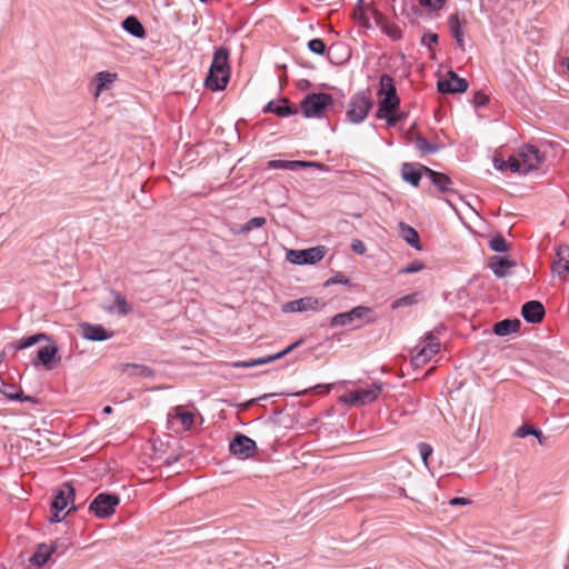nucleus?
I'll return each instance as SVG.
<instances>
[{
	"label": "nucleus",
	"instance_id": "nucleus-53",
	"mask_svg": "<svg viewBox=\"0 0 569 569\" xmlns=\"http://www.w3.org/2000/svg\"><path fill=\"white\" fill-rule=\"evenodd\" d=\"M333 283L346 284V283H348V279L345 276H342V274H338V276L327 280L326 286L333 284Z\"/></svg>",
	"mask_w": 569,
	"mask_h": 569
},
{
	"label": "nucleus",
	"instance_id": "nucleus-46",
	"mask_svg": "<svg viewBox=\"0 0 569 569\" xmlns=\"http://www.w3.org/2000/svg\"><path fill=\"white\" fill-rule=\"evenodd\" d=\"M308 48L317 54H322L326 51V43L321 39H312L308 42Z\"/></svg>",
	"mask_w": 569,
	"mask_h": 569
},
{
	"label": "nucleus",
	"instance_id": "nucleus-55",
	"mask_svg": "<svg viewBox=\"0 0 569 569\" xmlns=\"http://www.w3.org/2000/svg\"><path fill=\"white\" fill-rule=\"evenodd\" d=\"M536 435H532L538 441L540 445H543L545 443V440H546V437L543 436L542 431L538 428H536Z\"/></svg>",
	"mask_w": 569,
	"mask_h": 569
},
{
	"label": "nucleus",
	"instance_id": "nucleus-18",
	"mask_svg": "<svg viewBox=\"0 0 569 569\" xmlns=\"http://www.w3.org/2000/svg\"><path fill=\"white\" fill-rule=\"evenodd\" d=\"M569 272V246L559 244L552 262V273L565 278Z\"/></svg>",
	"mask_w": 569,
	"mask_h": 569
},
{
	"label": "nucleus",
	"instance_id": "nucleus-36",
	"mask_svg": "<svg viewBox=\"0 0 569 569\" xmlns=\"http://www.w3.org/2000/svg\"><path fill=\"white\" fill-rule=\"evenodd\" d=\"M449 30L452 37L457 40L458 44L462 42L461 23L458 14H452L449 20Z\"/></svg>",
	"mask_w": 569,
	"mask_h": 569
},
{
	"label": "nucleus",
	"instance_id": "nucleus-57",
	"mask_svg": "<svg viewBox=\"0 0 569 569\" xmlns=\"http://www.w3.org/2000/svg\"><path fill=\"white\" fill-rule=\"evenodd\" d=\"M451 505H462V497L453 498Z\"/></svg>",
	"mask_w": 569,
	"mask_h": 569
},
{
	"label": "nucleus",
	"instance_id": "nucleus-63",
	"mask_svg": "<svg viewBox=\"0 0 569 569\" xmlns=\"http://www.w3.org/2000/svg\"><path fill=\"white\" fill-rule=\"evenodd\" d=\"M566 67H567V70L569 71V57L567 58Z\"/></svg>",
	"mask_w": 569,
	"mask_h": 569
},
{
	"label": "nucleus",
	"instance_id": "nucleus-25",
	"mask_svg": "<svg viewBox=\"0 0 569 569\" xmlns=\"http://www.w3.org/2000/svg\"><path fill=\"white\" fill-rule=\"evenodd\" d=\"M117 370L127 376H152V370L150 368L138 363H120L117 366Z\"/></svg>",
	"mask_w": 569,
	"mask_h": 569
},
{
	"label": "nucleus",
	"instance_id": "nucleus-29",
	"mask_svg": "<svg viewBox=\"0 0 569 569\" xmlns=\"http://www.w3.org/2000/svg\"><path fill=\"white\" fill-rule=\"evenodd\" d=\"M438 90L442 93L462 92V78H442L438 81Z\"/></svg>",
	"mask_w": 569,
	"mask_h": 569
},
{
	"label": "nucleus",
	"instance_id": "nucleus-11",
	"mask_svg": "<svg viewBox=\"0 0 569 569\" xmlns=\"http://www.w3.org/2000/svg\"><path fill=\"white\" fill-rule=\"evenodd\" d=\"M326 254V249L322 246L313 247L305 250H290L287 258L295 264L316 263L320 261Z\"/></svg>",
	"mask_w": 569,
	"mask_h": 569
},
{
	"label": "nucleus",
	"instance_id": "nucleus-14",
	"mask_svg": "<svg viewBox=\"0 0 569 569\" xmlns=\"http://www.w3.org/2000/svg\"><path fill=\"white\" fill-rule=\"evenodd\" d=\"M301 343H302V340H298L295 343L290 345L289 347H287L286 349H283L282 351H280L276 355H271V356L258 358V359H252L249 361H236V362L231 363V367H233V368H252V367H257V366H261V365H267L274 360L283 358L284 356H287L288 353L293 351L296 348H298Z\"/></svg>",
	"mask_w": 569,
	"mask_h": 569
},
{
	"label": "nucleus",
	"instance_id": "nucleus-8",
	"mask_svg": "<svg viewBox=\"0 0 569 569\" xmlns=\"http://www.w3.org/2000/svg\"><path fill=\"white\" fill-rule=\"evenodd\" d=\"M518 156L522 166V174H527L540 167L545 160V154L532 144H523L518 150Z\"/></svg>",
	"mask_w": 569,
	"mask_h": 569
},
{
	"label": "nucleus",
	"instance_id": "nucleus-50",
	"mask_svg": "<svg viewBox=\"0 0 569 569\" xmlns=\"http://www.w3.org/2000/svg\"><path fill=\"white\" fill-rule=\"evenodd\" d=\"M371 8H367L366 10L365 9H361V8H357L355 10V16L359 18L360 22L363 24V26H367L368 24V21H369V18L367 17V13H370L372 14V12L370 11Z\"/></svg>",
	"mask_w": 569,
	"mask_h": 569
},
{
	"label": "nucleus",
	"instance_id": "nucleus-9",
	"mask_svg": "<svg viewBox=\"0 0 569 569\" xmlns=\"http://www.w3.org/2000/svg\"><path fill=\"white\" fill-rule=\"evenodd\" d=\"M465 561L488 566L492 565L493 557L489 550H481L475 537L468 536V541H465Z\"/></svg>",
	"mask_w": 569,
	"mask_h": 569
},
{
	"label": "nucleus",
	"instance_id": "nucleus-20",
	"mask_svg": "<svg viewBox=\"0 0 569 569\" xmlns=\"http://www.w3.org/2000/svg\"><path fill=\"white\" fill-rule=\"evenodd\" d=\"M372 12V17L375 18L377 24L382 29V31L392 40H399L402 37L401 28L395 23L388 21L380 12L376 9H370Z\"/></svg>",
	"mask_w": 569,
	"mask_h": 569
},
{
	"label": "nucleus",
	"instance_id": "nucleus-23",
	"mask_svg": "<svg viewBox=\"0 0 569 569\" xmlns=\"http://www.w3.org/2000/svg\"><path fill=\"white\" fill-rule=\"evenodd\" d=\"M56 551V546H49L46 543H41L37 547V550L30 558V562L33 566L41 567L48 562L51 555Z\"/></svg>",
	"mask_w": 569,
	"mask_h": 569
},
{
	"label": "nucleus",
	"instance_id": "nucleus-54",
	"mask_svg": "<svg viewBox=\"0 0 569 569\" xmlns=\"http://www.w3.org/2000/svg\"><path fill=\"white\" fill-rule=\"evenodd\" d=\"M493 167H495V169H497L499 171H506L507 170V160L495 157L493 158Z\"/></svg>",
	"mask_w": 569,
	"mask_h": 569
},
{
	"label": "nucleus",
	"instance_id": "nucleus-38",
	"mask_svg": "<svg viewBox=\"0 0 569 569\" xmlns=\"http://www.w3.org/2000/svg\"><path fill=\"white\" fill-rule=\"evenodd\" d=\"M489 102V97L483 93L482 91H475L473 96L470 100V103L475 108V110H478L482 107H486Z\"/></svg>",
	"mask_w": 569,
	"mask_h": 569
},
{
	"label": "nucleus",
	"instance_id": "nucleus-2",
	"mask_svg": "<svg viewBox=\"0 0 569 569\" xmlns=\"http://www.w3.org/2000/svg\"><path fill=\"white\" fill-rule=\"evenodd\" d=\"M229 50L221 47L216 49L213 59L206 78V86L211 90H223L230 78Z\"/></svg>",
	"mask_w": 569,
	"mask_h": 569
},
{
	"label": "nucleus",
	"instance_id": "nucleus-42",
	"mask_svg": "<svg viewBox=\"0 0 569 569\" xmlns=\"http://www.w3.org/2000/svg\"><path fill=\"white\" fill-rule=\"evenodd\" d=\"M417 148L423 153H432L437 151V146L429 143L425 138L419 137L416 140Z\"/></svg>",
	"mask_w": 569,
	"mask_h": 569
},
{
	"label": "nucleus",
	"instance_id": "nucleus-33",
	"mask_svg": "<svg viewBox=\"0 0 569 569\" xmlns=\"http://www.w3.org/2000/svg\"><path fill=\"white\" fill-rule=\"evenodd\" d=\"M57 353L58 347L56 345L41 347L38 350V360L46 367L50 368V363L54 360Z\"/></svg>",
	"mask_w": 569,
	"mask_h": 569
},
{
	"label": "nucleus",
	"instance_id": "nucleus-35",
	"mask_svg": "<svg viewBox=\"0 0 569 569\" xmlns=\"http://www.w3.org/2000/svg\"><path fill=\"white\" fill-rule=\"evenodd\" d=\"M489 248L495 252L503 253L510 250V243L501 233H497L490 239Z\"/></svg>",
	"mask_w": 569,
	"mask_h": 569
},
{
	"label": "nucleus",
	"instance_id": "nucleus-26",
	"mask_svg": "<svg viewBox=\"0 0 569 569\" xmlns=\"http://www.w3.org/2000/svg\"><path fill=\"white\" fill-rule=\"evenodd\" d=\"M426 166L415 167L412 164L406 163L402 167V177L406 181L410 182L412 186L418 187L420 179L425 176L423 169Z\"/></svg>",
	"mask_w": 569,
	"mask_h": 569
},
{
	"label": "nucleus",
	"instance_id": "nucleus-34",
	"mask_svg": "<svg viewBox=\"0 0 569 569\" xmlns=\"http://www.w3.org/2000/svg\"><path fill=\"white\" fill-rule=\"evenodd\" d=\"M310 162L306 161H287V160H271L268 167L271 169L297 170L298 168L308 167Z\"/></svg>",
	"mask_w": 569,
	"mask_h": 569
},
{
	"label": "nucleus",
	"instance_id": "nucleus-37",
	"mask_svg": "<svg viewBox=\"0 0 569 569\" xmlns=\"http://www.w3.org/2000/svg\"><path fill=\"white\" fill-rule=\"evenodd\" d=\"M0 392L11 400L30 401V397H23L21 392L16 391L14 386L2 383Z\"/></svg>",
	"mask_w": 569,
	"mask_h": 569
},
{
	"label": "nucleus",
	"instance_id": "nucleus-15",
	"mask_svg": "<svg viewBox=\"0 0 569 569\" xmlns=\"http://www.w3.org/2000/svg\"><path fill=\"white\" fill-rule=\"evenodd\" d=\"M546 315L545 306L538 300H530L522 305L521 316L528 323H539Z\"/></svg>",
	"mask_w": 569,
	"mask_h": 569
},
{
	"label": "nucleus",
	"instance_id": "nucleus-30",
	"mask_svg": "<svg viewBox=\"0 0 569 569\" xmlns=\"http://www.w3.org/2000/svg\"><path fill=\"white\" fill-rule=\"evenodd\" d=\"M122 27L126 31L137 38H143L146 36V30L142 23L133 16L126 18L122 22Z\"/></svg>",
	"mask_w": 569,
	"mask_h": 569
},
{
	"label": "nucleus",
	"instance_id": "nucleus-5",
	"mask_svg": "<svg viewBox=\"0 0 569 569\" xmlns=\"http://www.w3.org/2000/svg\"><path fill=\"white\" fill-rule=\"evenodd\" d=\"M332 103L333 99L328 93H311L301 101L300 107L305 117L321 118Z\"/></svg>",
	"mask_w": 569,
	"mask_h": 569
},
{
	"label": "nucleus",
	"instance_id": "nucleus-47",
	"mask_svg": "<svg viewBox=\"0 0 569 569\" xmlns=\"http://www.w3.org/2000/svg\"><path fill=\"white\" fill-rule=\"evenodd\" d=\"M497 2L498 0H481V8L492 13L499 12L500 7Z\"/></svg>",
	"mask_w": 569,
	"mask_h": 569
},
{
	"label": "nucleus",
	"instance_id": "nucleus-41",
	"mask_svg": "<svg viewBox=\"0 0 569 569\" xmlns=\"http://www.w3.org/2000/svg\"><path fill=\"white\" fill-rule=\"evenodd\" d=\"M522 166L518 153L516 156H510L507 160V170H510L513 173H522Z\"/></svg>",
	"mask_w": 569,
	"mask_h": 569
},
{
	"label": "nucleus",
	"instance_id": "nucleus-27",
	"mask_svg": "<svg viewBox=\"0 0 569 569\" xmlns=\"http://www.w3.org/2000/svg\"><path fill=\"white\" fill-rule=\"evenodd\" d=\"M425 177L439 188L440 191H448L451 180L443 173L431 170L430 168L423 169Z\"/></svg>",
	"mask_w": 569,
	"mask_h": 569
},
{
	"label": "nucleus",
	"instance_id": "nucleus-6",
	"mask_svg": "<svg viewBox=\"0 0 569 569\" xmlns=\"http://www.w3.org/2000/svg\"><path fill=\"white\" fill-rule=\"evenodd\" d=\"M74 489L70 482H64L60 488L54 491V497L51 502V516L50 522H60L63 520L66 515L60 516L70 502H73Z\"/></svg>",
	"mask_w": 569,
	"mask_h": 569
},
{
	"label": "nucleus",
	"instance_id": "nucleus-31",
	"mask_svg": "<svg viewBox=\"0 0 569 569\" xmlns=\"http://www.w3.org/2000/svg\"><path fill=\"white\" fill-rule=\"evenodd\" d=\"M283 104H276L274 102H269L264 109L267 112H272L279 117H288L297 113V108H293L288 104V100L282 101Z\"/></svg>",
	"mask_w": 569,
	"mask_h": 569
},
{
	"label": "nucleus",
	"instance_id": "nucleus-51",
	"mask_svg": "<svg viewBox=\"0 0 569 569\" xmlns=\"http://www.w3.org/2000/svg\"><path fill=\"white\" fill-rule=\"evenodd\" d=\"M351 249L358 254H365L367 251L366 244L359 239L352 240Z\"/></svg>",
	"mask_w": 569,
	"mask_h": 569
},
{
	"label": "nucleus",
	"instance_id": "nucleus-4",
	"mask_svg": "<svg viewBox=\"0 0 569 569\" xmlns=\"http://www.w3.org/2000/svg\"><path fill=\"white\" fill-rule=\"evenodd\" d=\"M439 350L440 341L431 332L427 333L420 343L411 350V365L416 369L423 367Z\"/></svg>",
	"mask_w": 569,
	"mask_h": 569
},
{
	"label": "nucleus",
	"instance_id": "nucleus-52",
	"mask_svg": "<svg viewBox=\"0 0 569 569\" xmlns=\"http://www.w3.org/2000/svg\"><path fill=\"white\" fill-rule=\"evenodd\" d=\"M421 42L431 49L432 44L438 42V34L427 33L422 37Z\"/></svg>",
	"mask_w": 569,
	"mask_h": 569
},
{
	"label": "nucleus",
	"instance_id": "nucleus-62",
	"mask_svg": "<svg viewBox=\"0 0 569 569\" xmlns=\"http://www.w3.org/2000/svg\"><path fill=\"white\" fill-rule=\"evenodd\" d=\"M469 84H468V81L465 79V92L467 91Z\"/></svg>",
	"mask_w": 569,
	"mask_h": 569
},
{
	"label": "nucleus",
	"instance_id": "nucleus-43",
	"mask_svg": "<svg viewBox=\"0 0 569 569\" xmlns=\"http://www.w3.org/2000/svg\"><path fill=\"white\" fill-rule=\"evenodd\" d=\"M417 302V293H411V295H407L405 297H401L399 299H397L393 303H392V309H397L399 307H402V306H410V305H413Z\"/></svg>",
	"mask_w": 569,
	"mask_h": 569
},
{
	"label": "nucleus",
	"instance_id": "nucleus-39",
	"mask_svg": "<svg viewBox=\"0 0 569 569\" xmlns=\"http://www.w3.org/2000/svg\"><path fill=\"white\" fill-rule=\"evenodd\" d=\"M46 339H48V337L44 333H38V335L28 337V338L19 341L18 345L16 346V348L17 349L29 348V347L33 346L34 343H37L41 340H46Z\"/></svg>",
	"mask_w": 569,
	"mask_h": 569
},
{
	"label": "nucleus",
	"instance_id": "nucleus-49",
	"mask_svg": "<svg viewBox=\"0 0 569 569\" xmlns=\"http://www.w3.org/2000/svg\"><path fill=\"white\" fill-rule=\"evenodd\" d=\"M425 264L421 261H413L401 270L402 273H413L423 270Z\"/></svg>",
	"mask_w": 569,
	"mask_h": 569
},
{
	"label": "nucleus",
	"instance_id": "nucleus-60",
	"mask_svg": "<svg viewBox=\"0 0 569 569\" xmlns=\"http://www.w3.org/2000/svg\"><path fill=\"white\" fill-rule=\"evenodd\" d=\"M76 509H77V508H76V506H74V505H72V506H71V508L67 511V513H66V515H68L70 511L76 510Z\"/></svg>",
	"mask_w": 569,
	"mask_h": 569
},
{
	"label": "nucleus",
	"instance_id": "nucleus-12",
	"mask_svg": "<svg viewBox=\"0 0 569 569\" xmlns=\"http://www.w3.org/2000/svg\"><path fill=\"white\" fill-rule=\"evenodd\" d=\"M381 391V386L373 383L368 388H359L346 395V401L350 405L362 406L375 401Z\"/></svg>",
	"mask_w": 569,
	"mask_h": 569
},
{
	"label": "nucleus",
	"instance_id": "nucleus-24",
	"mask_svg": "<svg viewBox=\"0 0 569 569\" xmlns=\"http://www.w3.org/2000/svg\"><path fill=\"white\" fill-rule=\"evenodd\" d=\"M400 237L411 247L417 250H421L419 234L411 226L400 222L399 226Z\"/></svg>",
	"mask_w": 569,
	"mask_h": 569
},
{
	"label": "nucleus",
	"instance_id": "nucleus-1",
	"mask_svg": "<svg viewBox=\"0 0 569 569\" xmlns=\"http://www.w3.org/2000/svg\"><path fill=\"white\" fill-rule=\"evenodd\" d=\"M378 98L379 108L376 113L378 119H385L388 126H396L403 119L405 114L399 110L400 99L393 79L389 74L380 77Z\"/></svg>",
	"mask_w": 569,
	"mask_h": 569
},
{
	"label": "nucleus",
	"instance_id": "nucleus-7",
	"mask_svg": "<svg viewBox=\"0 0 569 569\" xmlns=\"http://www.w3.org/2000/svg\"><path fill=\"white\" fill-rule=\"evenodd\" d=\"M372 100L365 93H358L352 97L347 116L355 123L362 122L372 108Z\"/></svg>",
	"mask_w": 569,
	"mask_h": 569
},
{
	"label": "nucleus",
	"instance_id": "nucleus-58",
	"mask_svg": "<svg viewBox=\"0 0 569 569\" xmlns=\"http://www.w3.org/2000/svg\"><path fill=\"white\" fill-rule=\"evenodd\" d=\"M103 412L110 415L112 412V408L110 406H107L103 408Z\"/></svg>",
	"mask_w": 569,
	"mask_h": 569
},
{
	"label": "nucleus",
	"instance_id": "nucleus-28",
	"mask_svg": "<svg viewBox=\"0 0 569 569\" xmlns=\"http://www.w3.org/2000/svg\"><path fill=\"white\" fill-rule=\"evenodd\" d=\"M109 313H118L119 316H127L132 311L131 305L127 299L119 292L114 293V302L112 306L107 308Z\"/></svg>",
	"mask_w": 569,
	"mask_h": 569
},
{
	"label": "nucleus",
	"instance_id": "nucleus-56",
	"mask_svg": "<svg viewBox=\"0 0 569 569\" xmlns=\"http://www.w3.org/2000/svg\"><path fill=\"white\" fill-rule=\"evenodd\" d=\"M465 204L469 208V211L472 216L479 217L477 210L469 202L465 201Z\"/></svg>",
	"mask_w": 569,
	"mask_h": 569
},
{
	"label": "nucleus",
	"instance_id": "nucleus-44",
	"mask_svg": "<svg viewBox=\"0 0 569 569\" xmlns=\"http://www.w3.org/2000/svg\"><path fill=\"white\" fill-rule=\"evenodd\" d=\"M535 432H536L535 426L523 423L515 431V436L518 438H526L528 436L536 435Z\"/></svg>",
	"mask_w": 569,
	"mask_h": 569
},
{
	"label": "nucleus",
	"instance_id": "nucleus-59",
	"mask_svg": "<svg viewBox=\"0 0 569 569\" xmlns=\"http://www.w3.org/2000/svg\"><path fill=\"white\" fill-rule=\"evenodd\" d=\"M448 76H449V78H455V79H456V78H459V77H458V74H457V73H455V72H452V71H449V72H448Z\"/></svg>",
	"mask_w": 569,
	"mask_h": 569
},
{
	"label": "nucleus",
	"instance_id": "nucleus-21",
	"mask_svg": "<svg viewBox=\"0 0 569 569\" xmlns=\"http://www.w3.org/2000/svg\"><path fill=\"white\" fill-rule=\"evenodd\" d=\"M521 322L519 319H503L498 321L492 327V332L499 337H506L519 331Z\"/></svg>",
	"mask_w": 569,
	"mask_h": 569
},
{
	"label": "nucleus",
	"instance_id": "nucleus-48",
	"mask_svg": "<svg viewBox=\"0 0 569 569\" xmlns=\"http://www.w3.org/2000/svg\"><path fill=\"white\" fill-rule=\"evenodd\" d=\"M419 2L430 10H438L443 6L445 0H419Z\"/></svg>",
	"mask_w": 569,
	"mask_h": 569
},
{
	"label": "nucleus",
	"instance_id": "nucleus-3",
	"mask_svg": "<svg viewBox=\"0 0 569 569\" xmlns=\"http://www.w3.org/2000/svg\"><path fill=\"white\" fill-rule=\"evenodd\" d=\"M377 319L372 308L366 306H357L350 311L341 312L330 319L331 327L352 326L355 329L365 325L372 323Z\"/></svg>",
	"mask_w": 569,
	"mask_h": 569
},
{
	"label": "nucleus",
	"instance_id": "nucleus-40",
	"mask_svg": "<svg viewBox=\"0 0 569 569\" xmlns=\"http://www.w3.org/2000/svg\"><path fill=\"white\" fill-rule=\"evenodd\" d=\"M267 220L264 217H254L247 221L246 224L241 227V231L247 233L253 229L261 228L266 224Z\"/></svg>",
	"mask_w": 569,
	"mask_h": 569
},
{
	"label": "nucleus",
	"instance_id": "nucleus-16",
	"mask_svg": "<svg viewBox=\"0 0 569 569\" xmlns=\"http://www.w3.org/2000/svg\"><path fill=\"white\" fill-rule=\"evenodd\" d=\"M517 266V262L507 256H492L489 258L488 267L493 274L501 279L510 274V270Z\"/></svg>",
	"mask_w": 569,
	"mask_h": 569
},
{
	"label": "nucleus",
	"instance_id": "nucleus-17",
	"mask_svg": "<svg viewBox=\"0 0 569 569\" xmlns=\"http://www.w3.org/2000/svg\"><path fill=\"white\" fill-rule=\"evenodd\" d=\"M80 335L92 341H103L113 337V332L107 331L101 325L82 322L79 325Z\"/></svg>",
	"mask_w": 569,
	"mask_h": 569
},
{
	"label": "nucleus",
	"instance_id": "nucleus-45",
	"mask_svg": "<svg viewBox=\"0 0 569 569\" xmlns=\"http://www.w3.org/2000/svg\"><path fill=\"white\" fill-rule=\"evenodd\" d=\"M419 453L422 458L423 465L428 467V458L432 455V447L429 443L420 442L418 445Z\"/></svg>",
	"mask_w": 569,
	"mask_h": 569
},
{
	"label": "nucleus",
	"instance_id": "nucleus-22",
	"mask_svg": "<svg viewBox=\"0 0 569 569\" xmlns=\"http://www.w3.org/2000/svg\"><path fill=\"white\" fill-rule=\"evenodd\" d=\"M169 417L171 419L180 420L184 430H190L193 427L196 420L194 412L186 410L182 406H177L173 408L169 413Z\"/></svg>",
	"mask_w": 569,
	"mask_h": 569
},
{
	"label": "nucleus",
	"instance_id": "nucleus-13",
	"mask_svg": "<svg viewBox=\"0 0 569 569\" xmlns=\"http://www.w3.org/2000/svg\"><path fill=\"white\" fill-rule=\"evenodd\" d=\"M229 449L232 455L240 459L253 457L257 450L256 442L244 435H237L230 442Z\"/></svg>",
	"mask_w": 569,
	"mask_h": 569
},
{
	"label": "nucleus",
	"instance_id": "nucleus-19",
	"mask_svg": "<svg viewBox=\"0 0 569 569\" xmlns=\"http://www.w3.org/2000/svg\"><path fill=\"white\" fill-rule=\"evenodd\" d=\"M320 307L318 299L313 297H305L301 299L292 300L282 306L283 312H303V311H316Z\"/></svg>",
	"mask_w": 569,
	"mask_h": 569
},
{
	"label": "nucleus",
	"instance_id": "nucleus-61",
	"mask_svg": "<svg viewBox=\"0 0 569 569\" xmlns=\"http://www.w3.org/2000/svg\"><path fill=\"white\" fill-rule=\"evenodd\" d=\"M463 503H465V506H467V505L471 503V501L469 499L465 498Z\"/></svg>",
	"mask_w": 569,
	"mask_h": 569
},
{
	"label": "nucleus",
	"instance_id": "nucleus-32",
	"mask_svg": "<svg viewBox=\"0 0 569 569\" xmlns=\"http://www.w3.org/2000/svg\"><path fill=\"white\" fill-rule=\"evenodd\" d=\"M117 79V73L108 71L98 72L94 77V83L97 88L96 96L98 97L101 91L108 88Z\"/></svg>",
	"mask_w": 569,
	"mask_h": 569
},
{
	"label": "nucleus",
	"instance_id": "nucleus-10",
	"mask_svg": "<svg viewBox=\"0 0 569 569\" xmlns=\"http://www.w3.org/2000/svg\"><path fill=\"white\" fill-rule=\"evenodd\" d=\"M119 498L114 495L99 493L90 503L89 509L99 518H108L114 513Z\"/></svg>",
	"mask_w": 569,
	"mask_h": 569
}]
</instances>
